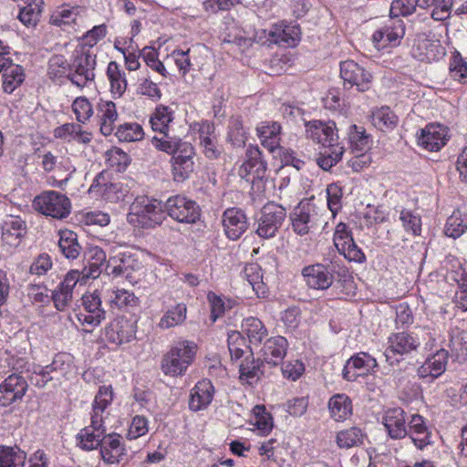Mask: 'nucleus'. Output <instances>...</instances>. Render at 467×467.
I'll return each mask as SVG.
<instances>
[{
  "instance_id": "nucleus-1",
  "label": "nucleus",
  "mask_w": 467,
  "mask_h": 467,
  "mask_svg": "<svg viewBox=\"0 0 467 467\" xmlns=\"http://www.w3.org/2000/svg\"><path fill=\"white\" fill-rule=\"evenodd\" d=\"M174 119V111L169 107L158 106L150 117V122L153 130L159 135L151 140L152 145L161 151L172 155L171 167L175 182H182L194 171V148L190 142L183 141L172 134L171 124Z\"/></svg>"
},
{
  "instance_id": "nucleus-2",
  "label": "nucleus",
  "mask_w": 467,
  "mask_h": 467,
  "mask_svg": "<svg viewBox=\"0 0 467 467\" xmlns=\"http://www.w3.org/2000/svg\"><path fill=\"white\" fill-rule=\"evenodd\" d=\"M113 392L111 386H101L92 404L90 425L83 428L77 435L78 445L85 450L97 449L102 443L106 428L104 420L108 417L107 408L111 404Z\"/></svg>"
},
{
  "instance_id": "nucleus-3",
  "label": "nucleus",
  "mask_w": 467,
  "mask_h": 467,
  "mask_svg": "<svg viewBox=\"0 0 467 467\" xmlns=\"http://www.w3.org/2000/svg\"><path fill=\"white\" fill-rule=\"evenodd\" d=\"M103 265H95L88 262V265L85 266L82 272L78 270L69 271L59 283L58 286L52 291V299L54 305L58 311H64L69 306L73 298V290L80 280L87 278L96 279L102 273Z\"/></svg>"
},
{
  "instance_id": "nucleus-4",
  "label": "nucleus",
  "mask_w": 467,
  "mask_h": 467,
  "mask_svg": "<svg viewBox=\"0 0 467 467\" xmlns=\"http://www.w3.org/2000/svg\"><path fill=\"white\" fill-rule=\"evenodd\" d=\"M128 222L141 228H154L165 219V208L161 202L147 196L137 197L130 206Z\"/></svg>"
},
{
  "instance_id": "nucleus-5",
  "label": "nucleus",
  "mask_w": 467,
  "mask_h": 467,
  "mask_svg": "<svg viewBox=\"0 0 467 467\" xmlns=\"http://www.w3.org/2000/svg\"><path fill=\"white\" fill-rule=\"evenodd\" d=\"M197 346L188 340L179 341L163 356L161 369L171 377L185 374L188 367L192 363L196 355Z\"/></svg>"
},
{
  "instance_id": "nucleus-6",
  "label": "nucleus",
  "mask_w": 467,
  "mask_h": 467,
  "mask_svg": "<svg viewBox=\"0 0 467 467\" xmlns=\"http://www.w3.org/2000/svg\"><path fill=\"white\" fill-rule=\"evenodd\" d=\"M96 64V56L83 49L75 50L69 63L67 78L78 88H85L94 81Z\"/></svg>"
},
{
  "instance_id": "nucleus-7",
  "label": "nucleus",
  "mask_w": 467,
  "mask_h": 467,
  "mask_svg": "<svg viewBox=\"0 0 467 467\" xmlns=\"http://www.w3.org/2000/svg\"><path fill=\"white\" fill-rule=\"evenodd\" d=\"M33 205L42 214L55 219H64L71 211L70 200L65 194L55 191H47L37 195Z\"/></svg>"
},
{
  "instance_id": "nucleus-8",
  "label": "nucleus",
  "mask_w": 467,
  "mask_h": 467,
  "mask_svg": "<svg viewBox=\"0 0 467 467\" xmlns=\"http://www.w3.org/2000/svg\"><path fill=\"white\" fill-rule=\"evenodd\" d=\"M321 210L310 200L301 201L290 214L293 230L299 235L308 234L321 223Z\"/></svg>"
},
{
  "instance_id": "nucleus-9",
  "label": "nucleus",
  "mask_w": 467,
  "mask_h": 467,
  "mask_svg": "<svg viewBox=\"0 0 467 467\" xmlns=\"http://www.w3.org/2000/svg\"><path fill=\"white\" fill-rule=\"evenodd\" d=\"M164 208L171 218L181 223H195L201 217V208L196 202L182 195L170 197Z\"/></svg>"
},
{
  "instance_id": "nucleus-10",
  "label": "nucleus",
  "mask_w": 467,
  "mask_h": 467,
  "mask_svg": "<svg viewBox=\"0 0 467 467\" xmlns=\"http://www.w3.org/2000/svg\"><path fill=\"white\" fill-rule=\"evenodd\" d=\"M286 217L285 209L275 203H266L257 219L256 234L265 239L272 238L281 228Z\"/></svg>"
},
{
  "instance_id": "nucleus-11",
  "label": "nucleus",
  "mask_w": 467,
  "mask_h": 467,
  "mask_svg": "<svg viewBox=\"0 0 467 467\" xmlns=\"http://www.w3.org/2000/svg\"><path fill=\"white\" fill-rule=\"evenodd\" d=\"M29 385L22 373L14 372L0 383V406L9 407L23 400Z\"/></svg>"
},
{
  "instance_id": "nucleus-12",
  "label": "nucleus",
  "mask_w": 467,
  "mask_h": 467,
  "mask_svg": "<svg viewBox=\"0 0 467 467\" xmlns=\"http://www.w3.org/2000/svg\"><path fill=\"white\" fill-rule=\"evenodd\" d=\"M340 77L345 88L355 87L358 92L368 90L372 79L371 74L353 60L340 63Z\"/></svg>"
},
{
  "instance_id": "nucleus-13",
  "label": "nucleus",
  "mask_w": 467,
  "mask_h": 467,
  "mask_svg": "<svg viewBox=\"0 0 467 467\" xmlns=\"http://www.w3.org/2000/svg\"><path fill=\"white\" fill-rule=\"evenodd\" d=\"M333 240L338 253L343 254L348 261L356 263L366 261L365 254L354 242L351 232L346 223H339L337 225Z\"/></svg>"
},
{
  "instance_id": "nucleus-14",
  "label": "nucleus",
  "mask_w": 467,
  "mask_h": 467,
  "mask_svg": "<svg viewBox=\"0 0 467 467\" xmlns=\"http://www.w3.org/2000/svg\"><path fill=\"white\" fill-rule=\"evenodd\" d=\"M408 413L400 407L388 409L382 415V424L392 440H401L408 436Z\"/></svg>"
},
{
  "instance_id": "nucleus-15",
  "label": "nucleus",
  "mask_w": 467,
  "mask_h": 467,
  "mask_svg": "<svg viewBox=\"0 0 467 467\" xmlns=\"http://www.w3.org/2000/svg\"><path fill=\"white\" fill-rule=\"evenodd\" d=\"M405 35V26L400 18L390 16L379 29L372 36V41L377 49L383 48L389 44L397 46Z\"/></svg>"
},
{
  "instance_id": "nucleus-16",
  "label": "nucleus",
  "mask_w": 467,
  "mask_h": 467,
  "mask_svg": "<svg viewBox=\"0 0 467 467\" xmlns=\"http://www.w3.org/2000/svg\"><path fill=\"white\" fill-rule=\"evenodd\" d=\"M245 156V161L239 168V175L252 183H254L256 180H263L266 173L267 164L263 161L258 146L250 145L246 150Z\"/></svg>"
},
{
  "instance_id": "nucleus-17",
  "label": "nucleus",
  "mask_w": 467,
  "mask_h": 467,
  "mask_svg": "<svg viewBox=\"0 0 467 467\" xmlns=\"http://www.w3.org/2000/svg\"><path fill=\"white\" fill-rule=\"evenodd\" d=\"M136 325L130 319L119 317L105 327L106 339L115 345L129 343L135 338Z\"/></svg>"
},
{
  "instance_id": "nucleus-18",
  "label": "nucleus",
  "mask_w": 467,
  "mask_h": 467,
  "mask_svg": "<svg viewBox=\"0 0 467 467\" xmlns=\"http://www.w3.org/2000/svg\"><path fill=\"white\" fill-rule=\"evenodd\" d=\"M83 309L78 313L77 318L82 325L96 327L105 319V310L101 306V298L95 291L82 297Z\"/></svg>"
},
{
  "instance_id": "nucleus-19",
  "label": "nucleus",
  "mask_w": 467,
  "mask_h": 467,
  "mask_svg": "<svg viewBox=\"0 0 467 467\" xmlns=\"http://www.w3.org/2000/svg\"><path fill=\"white\" fill-rule=\"evenodd\" d=\"M306 137L313 141L321 144L324 148L333 147L334 145H341L338 142V135L336 131L335 122H322L320 120H313L306 124Z\"/></svg>"
},
{
  "instance_id": "nucleus-20",
  "label": "nucleus",
  "mask_w": 467,
  "mask_h": 467,
  "mask_svg": "<svg viewBox=\"0 0 467 467\" xmlns=\"http://www.w3.org/2000/svg\"><path fill=\"white\" fill-rule=\"evenodd\" d=\"M388 348L386 349L384 356L386 361L390 365L394 364L391 360L390 354L407 355L412 351L418 349L420 345L419 338L411 334L406 332L394 333L389 337Z\"/></svg>"
},
{
  "instance_id": "nucleus-21",
  "label": "nucleus",
  "mask_w": 467,
  "mask_h": 467,
  "mask_svg": "<svg viewBox=\"0 0 467 467\" xmlns=\"http://www.w3.org/2000/svg\"><path fill=\"white\" fill-rule=\"evenodd\" d=\"M27 233L26 223L18 216H8L2 225L3 245L16 248Z\"/></svg>"
},
{
  "instance_id": "nucleus-22",
  "label": "nucleus",
  "mask_w": 467,
  "mask_h": 467,
  "mask_svg": "<svg viewBox=\"0 0 467 467\" xmlns=\"http://www.w3.org/2000/svg\"><path fill=\"white\" fill-rule=\"evenodd\" d=\"M223 225L227 237L239 239L247 230L248 222L245 213L238 208H229L223 213Z\"/></svg>"
},
{
  "instance_id": "nucleus-23",
  "label": "nucleus",
  "mask_w": 467,
  "mask_h": 467,
  "mask_svg": "<svg viewBox=\"0 0 467 467\" xmlns=\"http://www.w3.org/2000/svg\"><path fill=\"white\" fill-rule=\"evenodd\" d=\"M448 129L440 124H430L421 130L419 144L430 151L440 150L447 141Z\"/></svg>"
},
{
  "instance_id": "nucleus-24",
  "label": "nucleus",
  "mask_w": 467,
  "mask_h": 467,
  "mask_svg": "<svg viewBox=\"0 0 467 467\" xmlns=\"http://www.w3.org/2000/svg\"><path fill=\"white\" fill-rule=\"evenodd\" d=\"M100 454L102 460L108 464L119 463L124 460L126 449L122 442V437L117 433L103 436Z\"/></svg>"
},
{
  "instance_id": "nucleus-25",
  "label": "nucleus",
  "mask_w": 467,
  "mask_h": 467,
  "mask_svg": "<svg viewBox=\"0 0 467 467\" xmlns=\"http://www.w3.org/2000/svg\"><path fill=\"white\" fill-rule=\"evenodd\" d=\"M449 353L446 349H440L418 368V376L427 379L430 382L439 378L446 370Z\"/></svg>"
},
{
  "instance_id": "nucleus-26",
  "label": "nucleus",
  "mask_w": 467,
  "mask_h": 467,
  "mask_svg": "<svg viewBox=\"0 0 467 467\" xmlns=\"http://www.w3.org/2000/svg\"><path fill=\"white\" fill-rule=\"evenodd\" d=\"M408 431V436L420 450H423L432 442V432L427 427L424 418L420 414L409 416Z\"/></svg>"
},
{
  "instance_id": "nucleus-27",
  "label": "nucleus",
  "mask_w": 467,
  "mask_h": 467,
  "mask_svg": "<svg viewBox=\"0 0 467 467\" xmlns=\"http://www.w3.org/2000/svg\"><path fill=\"white\" fill-rule=\"evenodd\" d=\"M287 345L284 337L268 338L260 350L263 361L272 367L278 366L286 354Z\"/></svg>"
},
{
  "instance_id": "nucleus-28",
  "label": "nucleus",
  "mask_w": 467,
  "mask_h": 467,
  "mask_svg": "<svg viewBox=\"0 0 467 467\" xmlns=\"http://www.w3.org/2000/svg\"><path fill=\"white\" fill-rule=\"evenodd\" d=\"M265 364L263 359L254 358L251 351L247 352L238 365L240 380L249 385L256 383L265 372Z\"/></svg>"
},
{
  "instance_id": "nucleus-29",
  "label": "nucleus",
  "mask_w": 467,
  "mask_h": 467,
  "mask_svg": "<svg viewBox=\"0 0 467 467\" xmlns=\"http://www.w3.org/2000/svg\"><path fill=\"white\" fill-rule=\"evenodd\" d=\"M136 265L137 260L130 253H119L109 258L104 271L109 275L130 278Z\"/></svg>"
},
{
  "instance_id": "nucleus-30",
  "label": "nucleus",
  "mask_w": 467,
  "mask_h": 467,
  "mask_svg": "<svg viewBox=\"0 0 467 467\" xmlns=\"http://www.w3.org/2000/svg\"><path fill=\"white\" fill-rule=\"evenodd\" d=\"M302 275L310 288L327 289L333 283V275L327 268L320 264L306 266Z\"/></svg>"
},
{
  "instance_id": "nucleus-31",
  "label": "nucleus",
  "mask_w": 467,
  "mask_h": 467,
  "mask_svg": "<svg viewBox=\"0 0 467 467\" xmlns=\"http://www.w3.org/2000/svg\"><path fill=\"white\" fill-rule=\"evenodd\" d=\"M214 395V387L208 379L196 383L191 390L189 408L192 411L204 410L212 402Z\"/></svg>"
},
{
  "instance_id": "nucleus-32",
  "label": "nucleus",
  "mask_w": 467,
  "mask_h": 467,
  "mask_svg": "<svg viewBox=\"0 0 467 467\" xmlns=\"http://www.w3.org/2000/svg\"><path fill=\"white\" fill-rule=\"evenodd\" d=\"M257 133L261 140V144L269 150V152L275 154L281 149V125L275 121H265L257 127Z\"/></svg>"
},
{
  "instance_id": "nucleus-33",
  "label": "nucleus",
  "mask_w": 467,
  "mask_h": 467,
  "mask_svg": "<svg viewBox=\"0 0 467 467\" xmlns=\"http://www.w3.org/2000/svg\"><path fill=\"white\" fill-rule=\"evenodd\" d=\"M378 367L377 359L367 352H359L348 359L343 368V378L348 381H355L358 374L351 369H365L367 372Z\"/></svg>"
},
{
  "instance_id": "nucleus-34",
  "label": "nucleus",
  "mask_w": 467,
  "mask_h": 467,
  "mask_svg": "<svg viewBox=\"0 0 467 467\" xmlns=\"http://www.w3.org/2000/svg\"><path fill=\"white\" fill-rule=\"evenodd\" d=\"M56 139L62 140L67 142H78L88 144L92 140V133L84 130L78 123H65L57 127L53 131Z\"/></svg>"
},
{
  "instance_id": "nucleus-35",
  "label": "nucleus",
  "mask_w": 467,
  "mask_h": 467,
  "mask_svg": "<svg viewBox=\"0 0 467 467\" xmlns=\"http://www.w3.org/2000/svg\"><path fill=\"white\" fill-rule=\"evenodd\" d=\"M300 28L297 26L284 24L274 25L270 28L272 43L281 47H293L300 38Z\"/></svg>"
},
{
  "instance_id": "nucleus-36",
  "label": "nucleus",
  "mask_w": 467,
  "mask_h": 467,
  "mask_svg": "<svg viewBox=\"0 0 467 467\" xmlns=\"http://www.w3.org/2000/svg\"><path fill=\"white\" fill-rule=\"evenodd\" d=\"M213 133V127L210 124H203L200 129V141L203 154L210 160L219 158L223 150L218 144L217 138Z\"/></svg>"
},
{
  "instance_id": "nucleus-37",
  "label": "nucleus",
  "mask_w": 467,
  "mask_h": 467,
  "mask_svg": "<svg viewBox=\"0 0 467 467\" xmlns=\"http://www.w3.org/2000/svg\"><path fill=\"white\" fill-rule=\"evenodd\" d=\"M98 110L100 119V131L103 135L109 136L113 132L118 119L116 105L109 100H100Z\"/></svg>"
},
{
  "instance_id": "nucleus-38",
  "label": "nucleus",
  "mask_w": 467,
  "mask_h": 467,
  "mask_svg": "<svg viewBox=\"0 0 467 467\" xmlns=\"http://www.w3.org/2000/svg\"><path fill=\"white\" fill-rule=\"evenodd\" d=\"M328 410L335 420H345L352 414V401L346 394H335L329 399Z\"/></svg>"
},
{
  "instance_id": "nucleus-39",
  "label": "nucleus",
  "mask_w": 467,
  "mask_h": 467,
  "mask_svg": "<svg viewBox=\"0 0 467 467\" xmlns=\"http://www.w3.org/2000/svg\"><path fill=\"white\" fill-rule=\"evenodd\" d=\"M59 236L58 248L60 252L67 259H76L82 249L78 242L77 234L66 229L59 232Z\"/></svg>"
},
{
  "instance_id": "nucleus-40",
  "label": "nucleus",
  "mask_w": 467,
  "mask_h": 467,
  "mask_svg": "<svg viewBox=\"0 0 467 467\" xmlns=\"http://www.w3.org/2000/svg\"><path fill=\"white\" fill-rule=\"evenodd\" d=\"M244 333L252 345H259L268 336V331L263 322L256 317H247L242 324Z\"/></svg>"
},
{
  "instance_id": "nucleus-41",
  "label": "nucleus",
  "mask_w": 467,
  "mask_h": 467,
  "mask_svg": "<svg viewBox=\"0 0 467 467\" xmlns=\"http://www.w3.org/2000/svg\"><path fill=\"white\" fill-rule=\"evenodd\" d=\"M26 453L18 447L0 446V467H24Z\"/></svg>"
},
{
  "instance_id": "nucleus-42",
  "label": "nucleus",
  "mask_w": 467,
  "mask_h": 467,
  "mask_svg": "<svg viewBox=\"0 0 467 467\" xmlns=\"http://www.w3.org/2000/svg\"><path fill=\"white\" fill-rule=\"evenodd\" d=\"M78 17V7L63 5L53 12L49 21L51 25L66 29V27L70 26L73 24H77Z\"/></svg>"
},
{
  "instance_id": "nucleus-43",
  "label": "nucleus",
  "mask_w": 467,
  "mask_h": 467,
  "mask_svg": "<svg viewBox=\"0 0 467 467\" xmlns=\"http://www.w3.org/2000/svg\"><path fill=\"white\" fill-rule=\"evenodd\" d=\"M372 124L379 130H393L398 123V117L389 107H381L372 112Z\"/></svg>"
},
{
  "instance_id": "nucleus-44",
  "label": "nucleus",
  "mask_w": 467,
  "mask_h": 467,
  "mask_svg": "<svg viewBox=\"0 0 467 467\" xmlns=\"http://www.w3.org/2000/svg\"><path fill=\"white\" fill-rule=\"evenodd\" d=\"M348 140L352 153L367 152L370 148V136L366 133L363 127L351 125L348 130Z\"/></svg>"
},
{
  "instance_id": "nucleus-45",
  "label": "nucleus",
  "mask_w": 467,
  "mask_h": 467,
  "mask_svg": "<svg viewBox=\"0 0 467 467\" xmlns=\"http://www.w3.org/2000/svg\"><path fill=\"white\" fill-rule=\"evenodd\" d=\"M107 76L110 82L111 92L120 97L127 88L125 73L119 69L117 62L110 61L107 67Z\"/></svg>"
},
{
  "instance_id": "nucleus-46",
  "label": "nucleus",
  "mask_w": 467,
  "mask_h": 467,
  "mask_svg": "<svg viewBox=\"0 0 467 467\" xmlns=\"http://www.w3.org/2000/svg\"><path fill=\"white\" fill-rule=\"evenodd\" d=\"M47 367L55 380L59 381L63 378H67V374L71 371L72 357L67 353H58Z\"/></svg>"
},
{
  "instance_id": "nucleus-47",
  "label": "nucleus",
  "mask_w": 467,
  "mask_h": 467,
  "mask_svg": "<svg viewBox=\"0 0 467 467\" xmlns=\"http://www.w3.org/2000/svg\"><path fill=\"white\" fill-rule=\"evenodd\" d=\"M106 293L109 304L119 309L136 306L139 303L138 297L132 292L125 289H109Z\"/></svg>"
},
{
  "instance_id": "nucleus-48",
  "label": "nucleus",
  "mask_w": 467,
  "mask_h": 467,
  "mask_svg": "<svg viewBox=\"0 0 467 467\" xmlns=\"http://www.w3.org/2000/svg\"><path fill=\"white\" fill-rule=\"evenodd\" d=\"M247 140V132L239 116H233L228 124L227 140L234 147H243Z\"/></svg>"
},
{
  "instance_id": "nucleus-49",
  "label": "nucleus",
  "mask_w": 467,
  "mask_h": 467,
  "mask_svg": "<svg viewBox=\"0 0 467 467\" xmlns=\"http://www.w3.org/2000/svg\"><path fill=\"white\" fill-rule=\"evenodd\" d=\"M43 5V0H36V2L26 5L20 9L18 19L27 27L36 26L39 22Z\"/></svg>"
},
{
  "instance_id": "nucleus-50",
  "label": "nucleus",
  "mask_w": 467,
  "mask_h": 467,
  "mask_svg": "<svg viewBox=\"0 0 467 467\" xmlns=\"http://www.w3.org/2000/svg\"><path fill=\"white\" fill-rule=\"evenodd\" d=\"M3 77V89L11 94L25 79L24 70L21 66L14 64L5 69Z\"/></svg>"
},
{
  "instance_id": "nucleus-51",
  "label": "nucleus",
  "mask_w": 467,
  "mask_h": 467,
  "mask_svg": "<svg viewBox=\"0 0 467 467\" xmlns=\"http://www.w3.org/2000/svg\"><path fill=\"white\" fill-rule=\"evenodd\" d=\"M186 312L184 304H177L162 316L158 326L162 329H168L181 325L186 318Z\"/></svg>"
},
{
  "instance_id": "nucleus-52",
  "label": "nucleus",
  "mask_w": 467,
  "mask_h": 467,
  "mask_svg": "<svg viewBox=\"0 0 467 467\" xmlns=\"http://www.w3.org/2000/svg\"><path fill=\"white\" fill-rule=\"evenodd\" d=\"M344 151L345 149L342 145H334L333 147L324 148V150L320 152L317 162L321 169L328 171L342 159Z\"/></svg>"
},
{
  "instance_id": "nucleus-53",
  "label": "nucleus",
  "mask_w": 467,
  "mask_h": 467,
  "mask_svg": "<svg viewBox=\"0 0 467 467\" xmlns=\"http://www.w3.org/2000/svg\"><path fill=\"white\" fill-rule=\"evenodd\" d=\"M106 161L109 167L114 168L117 171H124L130 164V157L120 148L112 147L105 153Z\"/></svg>"
},
{
  "instance_id": "nucleus-54",
  "label": "nucleus",
  "mask_w": 467,
  "mask_h": 467,
  "mask_svg": "<svg viewBox=\"0 0 467 467\" xmlns=\"http://www.w3.org/2000/svg\"><path fill=\"white\" fill-rule=\"evenodd\" d=\"M467 229V217L462 216L460 211H455L447 219L445 225V234L449 237L458 238Z\"/></svg>"
},
{
  "instance_id": "nucleus-55",
  "label": "nucleus",
  "mask_w": 467,
  "mask_h": 467,
  "mask_svg": "<svg viewBox=\"0 0 467 467\" xmlns=\"http://www.w3.org/2000/svg\"><path fill=\"white\" fill-rule=\"evenodd\" d=\"M364 434L359 428L352 427L337 434V443L340 448H351L362 443Z\"/></svg>"
},
{
  "instance_id": "nucleus-56",
  "label": "nucleus",
  "mask_w": 467,
  "mask_h": 467,
  "mask_svg": "<svg viewBox=\"0 0 467 467\" xmlns=\"http://www.w3.org/2000/svg\"><path fill=\"white\" fill-rule=\"evenodd\" d=\"M115 135L120 141L131 142L142 140L144 131L138 123H124L118 127Z\"/></svg>"
},
{
  "instance_id": "nucleus-57",
  "label": "nucleus",
  "mask_w": 467,
  "mask_h": 467,
  "mask_svg": "<svg viewBox=\"0 0 467 467\" xmlns=\"http://www.w3.org/2000/svg\"><path fill=\"white\" fill-rule=\"evenodd\" d=\"M400 220L407 232L413 235H420L421 232V218L416 211L403 209L400 214Z\"/></svg>"
},
{
  "instance_id": "nucleus-58",
  "label": "nucleus",
  "mask_w": 467,
  "mask_h": 467,
  "mask_svg": "<svg viewBox=\"0 0 467 467\" xmlns=\"http://www.w3.org/2000/svg\"><path fill=\"white\" fill-rule=\"evenodd\" d=\"M68 72L69 63L63 56L56 55L49 59L47 74L51 79L56 80L64 76L67 78Z\"/></svg>"
},
{
  "instance_id": "nucleus-59",
  "label": "nucleus",
  "mask_w": 467,
  "mask_h": 467,
  "mask_svg": "<svg viewBox=\"0 0 467 467\" xmlns=\"http://www.w3.org/2000/svg\"><path fill=\"white\" fill-rule=\"evenodd\" d=\"M72 110L79 123H86L93 114L91 103L85 97H78L73 101Z\"/></svg>"
},
{
  "instance_id": "nucleus-60",
  "label": "nucleus",
  "mask_w": 467,
  "mask_h": 467,
  "mask_svg": "<svg viewBox=\"0 0 467 467\" xmlns=\"http://www.w3.org/2000/svg\"><path fill=\"white\" fill-rule=\"evenodd\" d=\"M244 346V339L239 332H233L228 336V349L230 352L231 359L233 361L242 360L244 350L242 347Z\"/></svg>"
},
{
  "instance_id": "nucleus-61",
  "label": "nucleus",
  "mask_w": 467,
  "mask_h": 467,
  "mask_svg": "<svg viewBox=\"0 0 467 467\" xmlns=\"http://www.w3.org/2000/svg\"><path fill=\"white\" fill-rule=\"evenodd\" d=\"M416 10L415 0H394L390 5V16L400 18V16H407L414 13Z\"/></svg>"
},
{
  "instance_id": "nucleus-62",
  "label": "nucleus",
  "mask_w": 467,
  "mask_h": 467,
  "mask_svg": "<svg viewBox=\"0 0 467 467\" xmlns=\"http://www.w3.org/2000/svg\"><path fill=\"white\" fill-rule=\"evenodd\" d=\"M450 70L453 79L462 84L467 83V62L459 54L451 58Z\"/></svg>"
},
{
  "instance_id": "nucleus-63",
  "label": "nucleus",
  "mask_w": 467,
  "mask_h": 467,
  "mask_svg": "<svg viewBox=\"0 0 467 467\" xmlns=\"http://www.w3.org/2000/svg\"><path fill=\"white\" fill-rule=\"evenodd\" d=\"M31 383L43 388L45 387L49 381L55 380L53 378L52 373L48 369L47 366H40L36 365L34 367L33 373L30 377Z\"/></svg>"
},
{
  "instance_id": "nucleus-64",
  "label": "nucleus",
  "mask_w": 467,
  "mask_h": 467,
  "mask_svg": "<svg viewBox=\"0 0 467 467\" xmlns=\"http://www.w3.org/2000/svg\"><path fill=\"white\" fill-rule=\"evenodd\" d=\"M171 57L179 68L182 76L186 75L191 68L190 48L187 50L175 49L171 52Z\"/></svg>"
}]
</instances>
